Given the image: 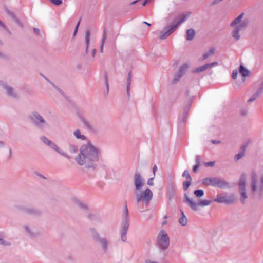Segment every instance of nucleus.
Instances as JSON below:
<instances>
[{"label":"nucleus","instance_id":"1","mask_svg":"<svg viewBox=\"0 0 263 263\" xmlns=\"http://www.w3.org/2000/svg\"><path fill=\"white\" fill-rule=\"evenodd\" d=\"M101 149L91 142L83 144L80 148V153L75 158L76 162L87 169L95 170L101 156Z\"/></svg>","mask_w":263,"mask_h":263},{"label":"nucleus","instance_id":"2","mask_svg":"<svg viewBox=\"0 0 263 263\" xmlns=\"http://www.w3.org/2000/svg\"><path fill=\"white\" fill-rule=\"evenodd\" d=\"M133 181L135 185L134 195L137 204H138L142 201L148 204L153 198V192L148 188L143 192H140L144 185V180L140 172L138 171L135 172Z\"/></svg>","mask_w":263,"mask_h":263},{"label":"nucleus","instance_id":"3","mask_svg":"<svg viewBox=\"0 0 263 263\" xmlns=\"http://www.w3.org/2000/svg\"><path fill=\"white\" fill-rule=\"evenodd\" d=\"M251 196L254 199L261 200L263 198V175L259 176L252 170L250 174L249 184Z\"/></svg>","mask_w":263,"mask_h":263},{"label":"nucleus","instance_id":"4","mask_svg":"<svg viewBox=\"0 0 263 263\" xmlns=\"http://www.w3.org/2000/svg\"><path fill=\"white\" fill-rule=\"evenodd\" d=\"M189 14H183L173 21L171 24L166 25L160 32L159 39L164 40L170 36L174 31H175L179 26L187 20Z\"/></svg>","mask_w":263,"mask_h":263},{"label":"nucleus","instance_id":"5","mask_svg":"<svg viewBox=\"0 0 263 263\" xmlns=\"http://www.w3.org/2000/svg\"><path fill=\"white\" fill-rule=\"evenodd\" d=\"M202 184L205 186H212L220 189L230 187L229 182L219 177H208L204 178L202 180Z\"/></svg>","mask_w":263,"mask_h":263},{"label":"nucleus","instance_id":"6","mask_svg":"<svg viewBox=\"0 0 263 263\" xmlns=\"http://www.w3.org/2000/svg\"><path fill=\"white\" fill-rule=\"evenodd\" d=\"M33 124L38 129L43 130L49 124L37 111H34L29 117Z\"/></svg>","mask_w":263,"mask_h":263},{"label":"nucleus","instance_id":"7","mask_svg":"<svg viewBox=\"0 0 263 263\" xmlns=\"http://www.w3.org/2000/svg\"><path fill=\"white\" fill-rule=\"evenodd\" d=\"M170 245V237L167 233L161 230L157 237V246L161 250H166Z\"/></svg>","mask_w":263,"mask_h":263},{"label":"nucleus","instance_id":"8","mask_svg":"<svg viewBox=\"0 0 263 263\" xmlns=\"http://www.w3.org/2000/svg\"><path fill=\"white\" fill-rule=\"evenodd\" d=\"M246 174L245 173H242L240 176L238 184L239 193L240 194V200L243 204L245 203V200L248 198L246 192Z\"/></svg>","mask_w":263,"mask_h":263},{"label":"nucleus","instance_id":"9","mask_svg":"<svg viewBox=\"0 0 263 263\" xmlns=\"http://www.w3.org/2000/svg\"><path fill=\"white\" fill-rule=\"evenodd\" d=\"M213 201L218 203L232 204L235 202V198L233 194L228 195L223 193L218 194Z\"/></svg>","mask_w":263,"mask_h":263},{"label":"nucleus","instance_id":"10","mask_svg":"<svg viewBox=\"0 0 263 263\" xmlns=\"http://www.w3.org/2000/svg\"><path fill=\"white\" fill-rule=\"evenodd\" d=\"M93 239L98 243L101 245L102 249L104 252H106L108 249V245L109 242L105 238L100 237L99 234L95 229H91Z\"/></svg>","mask_w":263,"mask_h":263},{"label":"nucleus","instance_id":"11","mask_svg":"<svg viewBox=\"0 0 263 263\" xmlns=\"http://www.w3.org/2000/svg\"><path fill=\"white\" fill-rule=\"evenodd\" d=\"M40 139L45 144L50 147L52 149L56 151L58 154L65 157V158H69L68 155L66 153L61 149L55 143L49 140L46 137L42 136L40 137Z\"/></svg>","mask_w":263,"mask_h":263},{"label":"nucleus","instance_id":"12","mask_svg":"<svg viewBox=\"0 0 263 263\" xmlns=\"http://www.w3.org/2000/svg\"><path fill=\"white\" fill-rule=\"evenodd\" d=\"M189 68V65L187 63H184L180 66L178 71L174 74L173 83H176L178 82L180 78L186 73Z\"/></svg>","mask_w":263,"mask_h":263},{"label":"nucleus","instance_id":"13","mask_svg":"<svg viewBox=\"0 0 263 263\" xmlns=\"http://www.w3.org/2000/svg\"><path fill=\"white\" fill-rule=\"evenodd\" d=\"M122 228L121 230L127 231L129 227V218L128 209L127 206L126 202H125V206L122 214Z\"/></svg>","mask_w":263,"mask_h":263},{"label":"nucleus","instance_id":"14","mask_svg":"<svg viewBox=\"0 0 263 263\" xmlns=\"http://www.w3.org/2000/svg\"><path fill=\"white\" fill-rule=\"evenodd\" d=\"M0 84L2 85V87L6 90V93L8 96L13 98H17L18 97V94L16 92H15L13 87L1 82L0 83Z\"/></svg>","mask_w":263,"mask_h":263},{"label":"nucleus","instance_id":"15","mask_svg":"<svg viewBox=\"0 0 263 263\" xmlns=\"http://www.w3.org/2000/svg\"><path fill=\"white\" fill-rule=\"evenodd\" d=\"M217 65H218V63L217 62L205 64L201 66L196 68L195 69L193 70L192 72L193 73H199L206 70L208 68L216 66Z\"/></svg>","mask_w":263,"mask_h":263},{"label":"nucleus","instance_id":"16","mask_svg":"<svg viewBox=\"0 0 263 263\" xmlns=\"http://www.w3.org/2000/svg\"><path fill=\"white\" fill-rule=\"evenodd\" d=\"M71 202L73 205L78 207L81 210L84 211H87L88 210V206L86 203L76 198H72L71 199Z\"/></svg>","mask_w":263,"mask_h":263},{"label":"nucleus","instance_id":"17","mask_svg":"<svg viewBox=\"0 0 263 263\" xmlns=\"http://www.w3.org/2000/svg\"><path fill=\"white\" fill-rule=\"evenodd\" d=\"M184 199L183 202L184 203H187L193 210L195 211L198 210V204L193 202L191 199H190L186 194H184Z\"/></svg>","mask_w":263,"mask_h":263},{"label":"nucleus","instance_id":"18","mask_svg":"<svg viewBox=\"0 0 263 263\" xmlns=\"http://www.w3.org/2000/svg\"><path fill=\"white\" fill-rule=\"evenodd\" d=\"M23 211L28 215L32 216H37L41 213L39 210L32 208H24L23 209Z\"/></svg>","mask_w":263,"mask_h":263},{"label":"nucleus","instance_id":"19","mask_svg":"<svg viewBox=\"0 0 263 263\" xmlns=\"http://www.w3.org/2000/svg\"><path fill=\"white\" fill-rule=\"evenodd\" d=\"M81 121L87 130L92 132H94L95 131L93 126L87 119L84 118H81Z\"/></svg>","mask_w":263,"mask_h":263},{"label":"nucleus","instance_id":"20","mask_svg":"<svg viewBox=\"0 0 263 263\" xmlns=\"http://www.w3.org/2000/svg\"><path fill=\"white\" fill-rule=\"evenodd\" d=\"M263 92V83L261 84L260 87L258 89L257 91L252 95L248 100V102H251L257 98Z\"/></svg>","mask_w":263,"mask_h":263},{"label":"nucleus","instance_id":"21","mask_svg":"<svg viewBox=\"0 0 263 263\" xmlns=\"http://www.w3.org/2000/svg\"><path fill=\"white\" fill-rule=\"evenodd\" d=\"M176 194V189L175 186L172 185L168 190L167 196L169 200H172L175 197Z\"/></svg>","mask_w":263,"mask_h":263},{"label":"nucleus","instance_id":"22","mask_svg":"<svg viewBox=\"0 0 263 263\" xmlns=\"http://www.w3.org/2000/svg\"><path fill=\"white\" fill-rule=\"evenodd\" d=\"M215 53V48H212L208 51H207L206 52H205V53H204L203 54L202 58H201L200 59V61L204 60L209 58V57L214 55Z\"/></svg>","mask_w":263,"mask_h":263},{"label":"nucleus","instance_id":"23","mask_svg":"<svg viewBox=\"0 0 263 263\" xmlns=\"http://www.w3.org/2000/svg\"><path fill=\"white\" fill-rule=\"evenodd\" d=\"M132 72H129L128 74L127 84H126V91L128 97H130V86L132 83Z\"/></svg>","mask_w":263,"mask_h":263},{"label":"nucleus","instance_id":"24","mask_svg":"<svg viewBox=\"0 0 263 263\" xmlns=\"http://www.w3.org/2000/svg\"><path fill=\"white\" fill-rule=\"evenodd\" d=\"M189 109H190V105L186 106L184 108L183 112L182 117L181 118V123L183 124H184L186 122L187 115H188V112L189 111Z\"/></svg>","mask_w":263,"mask_h":263},{"label":"nucleus","instance_id":"25","mask_svg":"<svg viewBox=\"0 0 263 263\" xmlns=\"http://www.w3.org/2000/svg\"><path fill=\"white\" fill-rule=\"evenodd\" d=\"M239 73L242 76L243 78L242 79V81H244L245 80V77L248 76L249 74V71L248 70L246 69L243 65H240L239 68Z\"/></svg>","mask_w":263,"mask_h":263},{"label":"nucleus","instance_id":"26","mask_svg":"<svg viewBox=\"0 0 263 263\" xmlns=\"http://www.w3.org/2000/svg\"><path fill=\"white\" fill-rule=\"evenodd\" d=\"M182 216L179 219V223L182 226H185L187 223V218L184 214V212L181 210H180Z\"/></svg>","mask_w":263,"mask_h":263},{"label":"nucleus","instance_id":"27","mask_svg":"<svg viewBox=\"0 0 263 263\" xmlns=\"http://www.w3.org/2000/svg\"><path fill=\"white\" fill-rule=\"evenodd\" d=\"M90 36V31L89 30H87L85 32V36L86 53H87L88 49V47H89Z\"/></svg>","mask_w":263,"mask_h":263},{"label":"nucleus","instance_id":"28","mask_svg":"<svg viewBox=\"0 0 263 263\" xmlns=\"http://www.w3.org/2000/svg\"><path fill=\"white\" fill-rule=\"evenodd\" d=\"M73 135L77 139L82 140H86L87 139L86 137L81 134V132L79 129H77L73 132Z\"/></svg>","mask_w":263,"mask_h":263},{"label":"nucleus","instance_id":"29","mask_svg":"<svg viewBox=\"0 0 263 263\" xmlns=\"http://www.w3.org/2000/svg\"><path fill=\"white\" fill-rule=\"evenodd\" d=\"M195 35V31L193 29H190L186 31V38L187 41H192Z\"/></svg>","mask_w":263,"mask_h":263},{"label":"nucleus","instance_id":"30","mask_svg":"<svg viewBox=\"0 0 263 263\" xmlns=\"http://www.w3.org/2000/svg\"><path fill=\"white\" fill-rule=\"evenodd\" d=\"M243 16V13L240 14L238 17H237L234 21H233L231 24V26H234L239 23H240L241 21V20Z\"/></svg>","mask_w":263,"mask_h":263},{"label":"nucleus","instance_id":"31","mask_svg":"<svg viewBox=\"0 0 263 263\" xmlns=\"http://www.w3.org/2000/svg\"><path fill=\"white\" fill-rule=\"evenodd\" d=\"M240 31L241 30L236 27L232 32V36L236 40H238L240 39V35L239 34Z\"/></svg>","mask_w":263,"mask_h":263},{"label":"nucleus","instance_id":"32","mask_svg":"<svg viewBox=\"0 0 263 263\" xmlns=\"http://www.w3.org/2000/svg\"><path fill=\"white\" fill-rule=\"evenodd\" d=\"M106 32L105 30H104L103 36H102V39L101 40V45H100V52L101 53H102L103 52V46H104V44L105 43V41L106 40Z\"/></svg>","mask_w":263,"mask_h":263},{"label":"nucleus","instance_id":"33","mask_svg":"<svg viewBox=\"0 0 263 263\" xmlns=\"http://www.w3.org/2000/svg\"><path fill=\"white\" fill-rule=\"evenodd\" d=\"M242 149L240 153L237 154L234 158V159L236 161H238L239 159L242 158L245 155V148L243 147H241Z\"/></svg>","mask_w":263,"mask_h":263},{"label":"nucleus","instance_id":"34","mask_svg":"<svg viewBox=\"0 0 263 263\" xmlns=\"http://www.w3.org/2000/svg\"><path fill=\"white\" fill-rule=\"evenodd\" d=\"M212 202L213 201L210 200H204L200 201L198 203H197V204H198V206L201 205L202 206H204L210 205L212 203Z\"/></svg>","mask_w":263,"mask_h":263},{"label":"nucleus","instance_id":"35","mask_svg":"<svg viewBox=\"0 0 263 263\" xmlns=\"http://www.w3.org/2000/svg\"><path fill=\"white\" fill-rule=\"evenodd\" d=\"M24 229L26 233V234L30 236H33V233L31 230V229L28 225H25L24 226Z\"/></svg>","mask_w":263,"mask_h":263},{"label":"nucleus","instance_id":"36","mask_svg":"<svg viewBox=\"0 0 263 263\" xmlns=\"http://www.w3.org/2000/svg\"><path fill=\"white\" fill-rule=\"evenodd\" d=\"M194 193L197 197L200 198L203 196L204 191L201 189L196 190Z\"/></svg>","mask_w":263,"mask_h":263},{"label":"nucleus","instance_id":"37","mask_svg":"<svg viewBox=\"0 0 263 263\" xmlns=\"http://www.w3.org/2000/svg\"><path fill=\"white\" fill-rule=\"evenodd\" d=\"M182 176L183 177H185L187 180H192L188 170H185L183 172Z\"/></svg>","mask_w":263,"mask_h":263},{"label":"nucleus","instance_id":"38","mask_svg":"<svg viewBox=\"0 0 263 263\" xmlns=\"http://www.w3.org/2000/svg\"><path fill=\"white\" fill-rule=\"evenodd\" d=\"M69 149L70 153H75L78 151V147L76 145L69 144Z\"/></svg>","mask_w":263,"mask_h":263},{"label":"nucleus","instance_id":"39","mask_svg":"<svg viewBox=\"0 0 263 263\" xmlns=\"http://www.w3.org/2000/svg\"><path fill=\"white\" fill-rule=\"evenodd\" d=\"M127 231L121 230V238L123 242H126L127 240L126 234Z\"/></svg>","mask_w":263,"mask_h":263},{"label":"nucleus","instance_id":"40","mask_svg":"<svg viewBox=\"0 0 263 263\" xmlns=\"http://www.w3.org/2000/svg\"><path fill=\"white\" fill-rule=\"evenodd\" d=\"M192 180H186L185 181H184L183 182V189L184 191H186L187 190L191 184Z\"/></svg>","mask_w":263,"mask_h":263},{"label":"nucleus","instance_id":"41","mask_svg":"<svg viewBox=\"0 0 263 263\" xmlns=\"http://www.w3.org/2000/svg\"><path fill=\"white\" fill-rule=\"evenodd\" d=\"M248 25L247 21H243L241 22L239 25L236 26L238 28H239L240 30L246 28Z\"/></svg>","mask_w":263,"mask_h":263},{"label":"nucleus","instance_id":"42","mask_svg":"<svg viewBox=\"0 0 263 263\" xmlns=\"http://www.w3.org/2000/svg\"><path fill=\"white\" fill-rule=\"evenodd\" d=\"M104 79H105V83L106 87V89L107 91L109 90V84L108 82V77L107 73L104 74Z\"/></svg>","mask_w":263,"mask_h":263},{"label":"nucleus","instance_id":"43","mask_svg":"<svg viewBox=\"0 0 263 263\" xmlns=\"http://www.w3.org/2000/svg\"><path fill=\"white\" fill-rule=\"evenodd\" d=\"M215 161H210L208 162H205L204 165L205 167H213L215 165Z\"/></svg>","mask_w":263,"mask_h":263},{"label":"nucleus","instance_id":"44","mask_svg":"<svg viewBox=\"0 0 263 263\" xmlns=\"http://www.w3.org/2000/svg\"><path fill=\"white\" fill-rule=\"evenodd\" d=\"M201 157L199 155H196L195 156V164H198L199 165H201Z\"/></svg>","mask_w":263,"mask_h":263},{"label":"nucleus","instance_id":"45","mask_svg":"<svg viewBox=\"0 0 263 263\" xmlns=\"http://www.w3.org/2000/svg\"><path fill=\"white\" fill-rule=\"evenodd\" d=\"M50 2L54 5L58 6L62 3V0H50Z\"/></svg>","mask_w":263,"mask_h":263},{"label":"nucleus","instance_id":"46","mask_svg":"<svg viewBox=\"0 0 263 263\" xmlns=\"http://www.w3.org/2000/svg\"><path fill=\"white\" fill-rule=\"evenodd\" d=\"M6 11L7 13L9 15H10L13 19L16 17L15 15L13 13V12H12L10 10L7 9H6Z\"/></svg>","mask_w":263,"mask_h":263},{"label":"nucleus","instance_id":"47","mask_svg":"<svg viewBox=\"0 0 263 263\" xmlns=\"http://www.w3.org/2000/svg\"><path fill=\"white\" fill-rule=\"evenodd\" d=\"M0 26L5 29L6 31H8L9 34H11V32L8 30L6 25L3 23V22L0 20Z\"/></svg>","mask_w":263,"mask_h":263},{"label":"nucleus","instance_id":"48","mask_svg":"<svg viewBox=\"0 0 263 263\" xmlns=\"http://www.w3.org/2000/svg\"><path fill=\"white\" fill-rule=\"evenodd\" d=\"M237 75H238V71L237 70H234L233 71H232V78L233 79H236L237 78Z\"/></svg>","mask_w":263,"mask_h":263},{"label":"nucleus","instance_id":"49","mask_svg":"<svg viewBox=\"0 0 263 263\" xmlns=\"http://www.w3.org/2000/svg\"><path fill=\"white\" fill-rule=\"evenodd\" d=\"M201 165H199L198 164H195L193 167V171L194 172V173H196L198 171Z\"/></svg>","mask_w":263,"mask_h":263},{"label":"nucleus","instance_id":"50","mask_svg":"<svg viewBox=\"0 0 263 263\" xmlns=\"http://www.w3.org/2000/svg\"><path fill=\"white\" fill-rule=\"evenodd\" d=\"M153 180H154V177L148 179L147 180V184L150 186H153L154 184Z\"/></svg>","mask_w":263,"mask_h":263},{"label":"nucleus","instance_id":"51","mask_svg":"<svg viewBox=\"0 0 263 263\" xmlns=\"http://www.w3.org/2000/svg\"><path fill=\"white\" fill-rule=\"evenodd\" d=\"M52 85L61 95H62L63 96L64 95V92L62 90H61L58 87H57L53 84H52Z\"/></svg>","mask_w":263,"mask_h":263},{"label":"nucleus","instance_id":"52","mask_svg":"<svg viewBox=\"0 0 263 263\" xmlns=\"http://www.w3.org/2000/svg\"><path fill=\"white\" fill-rule=\"evenodd\" d=\"M33 32L36 35H39L40 31V29L37 28H33Z\"/></svg>","mask_w":263,"mask_h":263},{"label":"nucleus","instance_id":"53","mask_svg":"<svg viewBox=\"0 0 263 263\" xmlns=\"http://www.w3.org/2000/svg\"><path fill=\"white\" fill-rule=\"evenodd\" d=\"M79 24H80V21L78 23L77 25H76L74 31L73 32V36L76 35V34L77 32Z\"/></svg>","mask_w":263,"mask_h":263},{"label":"nucleus","instance_id":"54","mask_svg":"<svg viewBox=\"0 0 263 263\" xmlns=\"http://www.w3.org/2000/svg\"><path fill=\"white\" fill-rule=\"evenodd\" d=\"M212 143L213 144H218L221 143V141L219 140H212Z\"/></svg>","mask_w":263,"mask_h":263},{"label":"nucleus","instance_id":"55","mask_svg":"<svg viewBox=\"0 0 263 263\" xmlns=\"http://www.w3.org/2000/svg\"><path fill=\"white\" fill-rule=\"evenodd\" d=\"M13 20L15 21V22L18 24L20 26H22V24L20 21V20L16 17H15L14 18H13Z\"/></svg>","mask_w":263,"mask_h":263},{"label":"nucleus","instance_id":"56","mask_svg":"<svg viewBox=\"0 0 263 263\" xmlns=\"http://www.w3.org/2000/svg\"><path fill=\"white\" fill-rule=\"evenodd\" d=\"M220 2V1L219 0H214L212 2V5H216L217 4H218V3Z\"/></svg>","mask_w":263,"mask_h":263},{"label":"nucleus","instance_id":"57","mask_svg":"<svg viewBox=\"0 0 263 263\" xmlns=\"http://www.w3.org/2000/svg\"><path fill=\"white\" fill-rule=\"evenodd\" d=\"M5 146V143L3 141H0V148H3Z\"/></svg>","mask_w":263,"mask_h":263},{"label":"nucleus","instance_id":"58","mask_svg":"<svg viewBox=\"0 0 263 263\" xmlns=\"http://www.w3.org/2000/svg\"><path fill=\"white\" fill-rule=\"evenodd\" d=\"M157 170V166L156 165H155L153 167V173L155 175V172Z\"/></svg>","mask_w":263,"mask_h":263},{"label":"nucleus","instance_id":"59","mask_svg":"<svg viewBox=\"0 0 263 263\" xmlns=\"http://www.w3.org/2000/svg\"><path fill=\"white\" fill-rule=\"evenodd\" d=\"M140 0H136V1H133V2H132L130 4L131 5H134V4H136V3H137L138 2H139Z\"/></svg>","mask_w":263,"mask_h":263},{"label":"nucleus","instance_id":"60","mask_svg":"<svg viewBox=\"0 0 263 263\" xmlns=\"http://www.w3.org/2000/svg\"><path fill=\"white\" fill-rule=\"evenodd\" d=\"M0 244H1V245L5 244V242L4 240L1 238H0Z\"/></svg>","mask_w":263,"mask_h":263},{"label":"nucleus","instance_id":"61","mask_svg":"<svg viewBox=\"0 0 263 263\" xmlns=\"http://www.w3.org/2000/svg\"><path fill=\"white\" fill-rule=\"evenodd\" d=\"M42 76L48 81L51 84H53L48 78H47L45 76H44V75L42 74Z\"/></svg>","mask_w":263,"mask_h":263},{"label":"nucleus","instance_id":"62","mask_svg":"<svg viewBox=\"0 0 263 263\" xmlns=\"http://www.w3.org/2000/svg\"><path fill=\"white\" fill-rule=\"evenodd\" d=\"M96 49H93V50H92V57H94V56H95V54H96Z\"/></svg>","mask_w":263,"mask_h":263},{"label":"nucleus","instance_id":"63","mask_svg":"<svg viewBox=\"0 0 263 263\" xmlns=\"http://www.w3.org/2000/svg\"><path fill=\"white\" fill-rule=\"evenodd\" d=\"M143 24H146V25H148V26H151V24H149V23H147V22H145V21H144V22H143Z\"/></svg>","mask_w":263,"mask_h":263},{"label":"nucleus","instance_id":"64","mask_svg":"<svg viewBox=\"0 0 263 263\" xmlns=\"http://www.w3.org/2000/svg\"><path fill=\"white\" fill-rule=\"evenodd\" d=\"M146 2H147V0H145L142 4V6H144L146 4Z\"/></svg>","mask_w":263,"mask_h":263}]
</instances>
